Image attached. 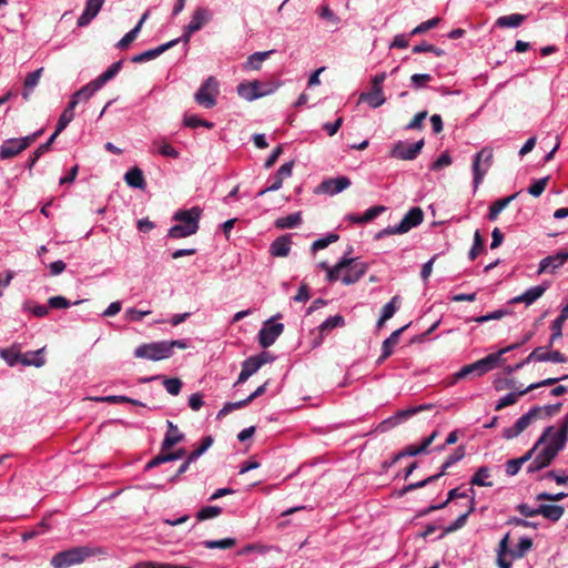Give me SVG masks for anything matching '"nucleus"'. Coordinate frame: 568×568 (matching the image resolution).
<instances>
[{
    "mask_svg": "<svg viewBox=\"0 0 568 568\" xmlns=\"http://www.w3.org/2000/svg\"><path fill=\"white\" fill-rule=\"evenodd\" d=\"M521 191H518L509 196H505L501 199L496 200L491 203V205L488 209L487 219L489 221H496L499 216V214L513 202L515 201Z\"/></svg>",
    "mask_w": 568,
    "mask_h": 568,
    "instance_id": "obj_24",
    "label": "nucleus"
},
{
    "mask_svg": "<svg viewBox=\"0 0 568 568\" xmlns=\"http://www.w3.org/2000/svg\"><path fill=\"white\" fill-rule=\"evenodd\" d=\"M134 355L138 358L161 361L170 357L169 341L143 344L135 348Z\"/></svg>",
    "mask_w": 568,
    "mask_h": 568,
    "instance_id": "obj_10",
    "label": "nucleus"
},
{
    "mask_svg": "<svg viewBox=\"0 0 568 568\" xmlns=\"http://www.w3.org/2000/svg\"><path fill=\"white\" fill-rule=\"evenodd\" d=\"M122 63L123 62L120 60L111 64L103 73H101L97 79H94L97 84L102 88L103 84L112 80L121 70Z\"/></svg>",
    "mask_w": 568,
    "mask_h": 568,
    "instance_id": "obj_44",
    "label": "nucleus"
},
{
    "mask_svg": "<svg viewBox=\"0 0 568 568\" xmlns=\"http://www.w3.org/2000/svg\"><path fill=\"white\" fill-rule=\"evenodd\" d=\"M531 548H532L531 538L523 537L519 539V542L516 546V548H514L509 551V555L514 559H520V558H524L527 555V552H529L531 550Z\"/></svg>",
    "mask_w": 568,
    "mask_h": 568,
    "instance_id": "obj_41",
    "label": "nucleus"
},
{
    "mask_svg": "<svg viewBox=\"0 0 568 568\" xmlns=\"http://www.w3.org/2000/svg\"><path fill=\"white\" fill-rule=\"evenodd\" d=\"M301 223H302V214H301V212H296V213L290 214L287 216L277 219L275 221V226L281 230L292 229V227L298 226Z\"/></svg>",
    "mask_w": 568,
    "mask_h": 568,
    "instance_id": "obj_45",
    "label": "nucleus"
},
{
    "mask_svg": "<svg viewBox=\"0 0 568 568\" xmlns=\"http://www.w3.org/2000/svg\"><path fill=\"white\" fill-rule=\"evenodd\" d=\"M549 182V176L542 178L537 180L535 183H532L528 189V193L535 197L540 196L544 191L546 190Z\"/></svg>",
    "mask_w": 568,
    "mask_h": 568,
    "instance_id": "obj_59",
    "label": "nucleus"
},
{
    "mask_svg": "<svg viewBox=\"0 0 568 568\" xmlns=\"http://www.w3.org/2000/svg\"><path fill=\"white\" fill-rule=\"evenodd\" d=\"M267 321L258 332V342L263 348H267L273 345L276 338L283 333L284 325L281 323L270 324Z\"/></svg>",
    "mask_w": 568,
    "mask_h": 568,
    "instance_id": "obj_17",
    "label": "nucleus"
},
{
    "mask_svg": "<svg viewBox=\"0 0 568 568\" xmlns=\"http://www.w3.org/2000/svg\"><path fill=\"white\" fill-rule=\"evenodd\" d=\"M272 549L271 546L263 544H248L244 546L242 549L237 551V556H245L251 552H256L260 555L267 554Z\"/></svg>",
    "mask_w": 568,
    "mask_h": 568,
    "instance_id": "obj_50",
    "label": "nucleus"
},
{
    "mask_svg": "<svg viewBox=\"0 0 568 568\" xmlns=\"http://www.w3.org/2000/svg\"><path fill=\"white\" fill-rule=\"evenodd\" d=\"M99 89H101V87L98 85L97 82L93 80L90 83L82 87L80 90H78L72 95L70 101H75V105L80 101H88Z\"/></svg>",
    "mask_w": 568,
    "mask_h": 568,
    "instance_id": "obj_35",
    "label": "nucleus"
},
{
    "mask_svg": "<svg viewBox=\"0 0 568 568\" xmlns=\"http://www.w3.org/2000/svg\"><path fill=\"white\" fill-rule=\"evenodd\" d=\"M561 406H562L561 403H557V404L547 405V406H535L532 408L534 409H539V412L536 413L538 418H546V417H552L556 414H558L559 410L561 409Z\"/></svg>",
    "mask_w": 568,
    "mask_h": 568,
    "instance_id": "obj_53",
    "label": "nucleus"
},
{
    "mask_svg": "<svg viewBox=\"0 0 568 568\" xmlns=\"http://www.w3.org/2000/svg\"><path fill=\"white\" fill-rule=\"evenodd\" d=\"M23 310L31 312L36 317H44L49 313L48 306L33 304L30 301L23 304Z\"/></svg>",
    "mask_w": 568,
    "mask_h": 568,
    "instance_id": "obj_61",
    "label": "nucleus"
},
{
    "mask_svg": "<svg viewBox=\"0 0 568 568\" xmlns=\"http://www.w3.org/2000/svg\"><path fill=\"white\" fill-rule=\"evenodd\" d=\"M440 477H442V474H436V475L429 476V477H427L426 479L420 480V481H418V483L409 484V485L405 486V487L400 490L399 495H400V496H403V495H405V494H407V493H409V491H412V490H415V489H417V488L425 487L426 485H428V484H430V483L436 481V480H437V479H439Z\"/></svg>",
    "mask_w": 568,
    "mask_h": 568,
    "instance_id": "obj_54",
    "label": "nucleus"
},
{
    "mask_svg": "<svg viewBox=\"0 0 568 568\" xmlns=\"http://www.w3.org/2000/svg\"><path fill=\"white\" fill-rule=\"evenodd\" d=\"M568 320V303L561 310L560 315L551 324V335L549 345H552L557 339L562 337V325Z\"/></svg>",
    "mask_w": 568,
    "mask_h": 568,
    "instance_id": "obj_32",
    "label": "nucleus"
},
{
    "mask_svg": "<svg viewBox=\"0 0 568 568\" xmlns=\"http://www.w3.org/2000/svg\"><path fill=\"white\" fill-rule=\"evenodd\" d=\"M168 432L162 442V450H170L176 444L181 443L184 439V434L181 433L176 425H174L171 420L166 422Z\"/></svg>",
    "mask_w": 568,
    "mask_h": 568,
    "instance_id": "obj_23",
    "label": "nucleus"
},
{
    "mask_svg": "<svg viewBox=\"0 0 568 568\" xmlns=\"http://www.w3.org/2000/svg\"><path fill=\"white\" fill-rule=\"evenodd\" d=\"M538 412L539 409L530 408L528 413L517 419L513 427L504 429V437L506 439H513L519 436L534 420L539 419L536 415Z\"/></svg>",
    "mask_w": 568,
    "mask_h": 568,
    "instance_id": "obj_16",
    "label": "nucleus"
},
{
    "mask_svg": "<svg viewBox=\"0 0 568 568\" xmlns=\"http://www.w3.org/2000/svg\"><path fill=\"white\" fill-rule=\"evenodd\" d=\"M236 545L235 538H224L221 540H206L204 547L207 549H230Z\"/></svg>",
    "mask_w": 568,
    "mask_h": 568,
    "instance_id": "obj_51",
    "label": "nucleus"
},
{
    "mask_svg": "<svg viewBox=\"0 0 568 568\" xmlns=\"http://www.w3.org/2000/svg\"><path fill=\"white\" fill-rule=\"evenodd\" d=\"M485 248V242L483 236L480 235V232L477 230L474 234V244L473 247L469 251V258L474 261L479 254L484 252Z\"/></svg>",
    "mask_w": 568,
    "mask_h": 568,
    "instance_id": "obj_52",
    "label": "nucleus"
},
{
    "mask_svg": "<svg viewBox=\"0 0 568 568\" xmlns=\"http://www.w3.org/2000/svg\"><path fill=\"white\" fill-rule=\"evenodd\" d=\"M271 53H273V51L255 52L251 54L246 59L244 68L250 70H260L262 63L268 58Z\"/></svg>",
    "mask_w": 568,
    "mask_h": 568,
    "instance_id": "obj_42",
    "label": "nucleus"
},
{
    "mask_svg": "<svg viewBox=\"0 0 568 568\" xmlns=\"http://www.w3.org/2000/svg\"><path fill=\"white\" fill-rule=\"evenodd\" d=\"M465 457V448L464 446H459L455 449V452L449 455L447 457V459L444 462V464L442 465V469L438 474H442V476H444L446 474V470L453 466L454 464H456L457 462H459L460 459H463Z\"/></svg>",
    "mask_w": 568,
    "mask_h": 568,
    "instance_id": "obj_48",
    "label": "nucleus"
},
{
    "mask_svg": "<svg viewBox=\"0 0 568 568\" xmlns=\"http://www.w3.org/2000/svg\"><path fill=\"white\" fill-rule=\"evenodd\" d=\"M552 430H554V426H548L544 429L542 434L540 435V437L538 438L536 444L532 446V448H530L524 456L519 457V459H523V464H525L526 462H528L532 458L535 452L537 450V448L540 445H544L547 443V439L551 435Z\"/></svg>",
    "mask_w": 568,
    "mask_h": 568,
    "instance_id": "obj_46",
    "label": "nucleus"
},
{
    "mask_svg": "<svg viewBox=\"0 0 568 568\" xmlns=\"http://www.w3.org/2000/svg\"><path fill=\"white\" fill-rule=\"evenodd\" d=\"M251 402L252 400L250 399V397H247V398H245L243 400L226 403L224 405V407L219 412L217 417L221 418L222 416H225V415H227L229 413H231V412H233L235 409H240L242 407H245Z\"/></svg>",
    "mask_w": 568,
    "mask_h": 568,
    "instance_id": "obj_57",
    "label": "nucleus"
},
{
    "mask_svg": "<svg viewBox=\"0 0 568 568\" xmlns=\"http://www.w3.org/2000/svg\"><path fill=\"white\" fill-rule=\"evenodd\" d=\"M219 82L214 77H209L194 94L195 102L205 108L212 109L216 105V97L219 95Z\"/></svg>",
    "mask_w": 568,
    "mask_h": 568,
    "instance_id": "obj_8",
    "label": "nucleus"
},
{
    "mask_svg": "<svg viewBox=\"0 0 568 568\" xmlns=\"http://www.w3.org/2000/svg\"><path fill=\"white\" fill-rule=\"evenodd\" d=\"M526 19V16L520 13H513L509 16L499 17L495 26L499 28H518Z\"/></svg>",
    "mask_w": 568,
    "mask_h": 568,
    "instance_id": "obj_38",
    "label": "nucleus"
},
{
    "mask_svg": "<svg viewBox=\"0 0 568 568\" xmlns=\"http://www.w3.org/2000/svg\"><path fill=\"white\" fill-rule=\"evenodd\" d=\"M202 213L203 210L200 206L176 211L172 219L176 221L178 224L169 229L168 236L179 240L195 234L200 227Z\"/></svg>",
    "mask_w": 568,
    "mask_h": 568,
    "instance_id": "obj_1",
    "label": "nucleus"
},
{
    "mask_svg": "<svg viewBox=\"0 0 568 568\" xmlns=\"http://www.w3.org/2000/svg\"><path fill=\"white\" fill-rule=\"evenodd\" d=\"M338 239H339V236L337 234L331 233L325 237L314 241L311 248L313 252H316L318 250H324L329 244L337 242Z\"/></svg>",
    "mask_w": 568,
    "mask_h": 568,
    "instance_id": "obj_56",
    "label": "nucleus"
},
{
    "mask_svg": "<svg viewBox=\"0 0 568 568\" xmlns=\"http://www.w3.org/2000/svg\"><path fill=\"white\" fill-rule=\"evenodd\" d=\"M267 362V354L262 353L258 356H251L242 363V371L235 385L246 382L254 373H256L263 364Z\"/></svg>",
    "mask_w": 568,
    "mask_h": 568,
    "instance_id": "obj_13",
    "label": "nucleus"
},
{
    "mask_svg": "<svg viewBox=\"0 0 568 568\" xmlns=\"http://www.w3.org/2000/svg\"><path fill=\"white\" fill-rule=\"evenodd\" d=\"M251 402L252 400L250 399V397H247V398H245L243 400L226 403L224 405V407L219 412L217 417L221 418L222 416H225V415H227L229 413H231V412H233L235 409H240L242 407H245Z\"/></svg>",
    "mask_w": 568,
    "mask_h": 568,
    "instance_id": "obj_58",
    "label": "nucleus"
},
{
    "mask_svg": "<svg viewBox=\"0 0 568 568\" xmlns=\"http://www.w3.org/2000/svg\"><path fill=\"white\" fill-rule=\"evenodd\" d=\"M556 456L552 449L544 447L534 458L545 468L551 464Z\"/></svg>",
    "mask_w": 568,
    "mask_h": 568,
    "instance_id": "obj_55",
    "label": "nucleus"
},
{
    "mask_svg": "<svg viewBox=\"0 0 568 568\" xmlns=\"http://www.w3.org/2000/svg\"><path fill=\"white\" fill-rule=\"evenodd\" d=\"M538 412L539 409L530 408L528 413L517 419L513 427L504 429V437L506 439H513L519 436L534 420L539 419L536 415Z\"/></svg>",
    "mask_w": 568,
    "mask_h": 568,
    "instance_id": "obj_15",
    "label": "nucleus"
},
{
    "mask_svg": "<svg viewBox=\"0 0 568 568\" xmlns=\"http://www.w3.org/2000/svg\"><path fill=\"white\" fill-rule=\"evenodd\" d=\"M568 440V414L560 422V428L555 432L552 430L551 435L548 437V444L545 447L552 449V452L558 455L560 450H562Z\"/></svg>",
    "mask_w": 568,
    "mask_h": 568,
    "instance_id": "obj_12",
    "label": "nucleus"
},
{
    "mask_svg": "<svg viewBox=\"0 0 568 568\" xmlns=\"http://www.w3.org/2000/svg\"><path fill=\"white\" fill-rule=\"evenodd\" d=\"M171 462V457L169 456V450H162L159 455H156L154 458H152L150 462L145 465V470L152 469L154 467L160 466L163 463Z\"/></svg>",
    "mask_w": 568,
    "mask_h": 568,
    "instance_id": "obj_62",
    "label": "nucleus"
},
{
    "mask_svg": "<svg viewBox=\"0 0 568 568\" xmlns=\"http://www.w3.org/2000/svg\"><path fill=\"white\" fill-rule=\"evenodd\" d=\"M424 221V212L420 207H412L396 226H388L376 233L375 240H381L387 235L404 234L413 227L418 226Z\"/></svg>",
    "mask_w": 568,
    "mask_h": 568,
    "instance_id": "obj_3",
    "label": "nucleus"
},
{
    "mask_svg": "<svg viewBox=\"0 0 568 568\" xmlns=\"http://www.w3.org/2000/svg\"><path fill=\"white\" fill-rule=\"evenodd\" d=\"M75 106H77L75 101H69L67 108L63 110V112L61 113V115L58 120L57 128H55L57 133L60 134L68 126V124L73 120Z\"/></svg>",
    "mask_w": 568,
    "mask_h": 568,
    "instance_id": "obj_37",
    "label": "nucleus"
},
{
    "mask_svg": "<svg viewBox=\"0 0 568 568\" xmlns=\"http://www.w3.org/2000/svg\"><path fill=\"white\" fill-rule=\"evenodd\" d=\"M149 16H150L149 11H145L142 14V17L139 20V22L136 23V26L132 30H130L128 33H125L124 37L116 43L118 49H120V50L126 49L138 38V34L140 33L142 27H143V23L146 21Z\"/></svg>",
    "mask_w": 568,
    "mask_h": 568,
    "instance_id": "obj_29",
    "label": "nucleus"
},
{
    "mask_svg": "<svg viewBox=\"0 0 568 568\" xmlns=\"http://www.w3.org/2000/svg\"><path fill=\"white\" fill-rule=\"evenodd\" d=\"M124 181L125 183L131 186V187H135V189H141L143 190L145 187V180H144V175H143V172L141 169H139L138 166H134L132 169H130L125 175H124Z\"/></svg>",
    "mask_w": 568,
    "mask_h": 568,
    "instance_id": "obj_33",
    "label": "nucleus"
},
{
    "mask_svg": "<svg viewBox=\"0 0 568 568\" xmlns=\"http://www.w3.org/2000/svg\"><path fill=\"white\" fill-rule=\"evenodd\" d=\"M424 146V140L409 144L404 141L395 143L390 150V156L398 160H414Z\"/></svg>",
    "mask_w": 568,
    "mask_h": 568,
    "instance_id": "obj_11",
    "label": "nucleus"
},
{
    "mask_svg": "<svg viewBox=\"0 0 568 568\" xmlns=\"http://www.w3.org/2000/svg\"><path fill=\"white\" fill-rule=\"evenodd\" d=\"M359 101L367 102L372 108H378L385 103V97L383 90H371L369 92H363L359 95Z\"/></svg>",
    "mask_w": 568,
    "mask_h": 568,
    "instance_id": "obj_39",
    "label": "nucleus"
},
{
    "mask_svg": "<svg viewBox=\"0 0 568 568\" xmlns=\"http://www.w3.org/2000/svg\"><path fill=\"white\" fill-rule=\"evenodd\" d=\"M281 87V82H261L257 80L251 82L240 83L237 85V93L240 97L247 101H253L258 98L272 94Z\"/></svg>",
    "mask_w": 568,
    "mask_h": 568,
    "instance_id": "obj_4",
    "label": "nucleus"
},
{
    "mask_svg": "<svg viewBox=\"0 0 568 568\" xmlns=\"http://www.w3.org/2000/svg\"><path fill=\"white\" fill-rule=\"evenodd\" d=\"M291 245V235L278 236L272 242L270 253L275 257H286L290 254Z\"/></svg>",
    "mask_w": 568,
    "mask_h": 568,
    "instance_id": "obj_25",
    "label": "nucleus"
},
{
    "mask_svg": "<svg viewBox=\"0 0 568 568\" xmlns=\"http://www.w3.org/2000/svg\"><path fill=\"white\" fill-rule=\"evenodd\" d=\"M496 356L497 355L488 354L486 357H484L481 359H478L471 364L463 366L458 372H456L454 374V378L457 381V379L466 378L470 375L481 376V375L488 373L489 371L497 367Z\"/></svg>",
    "mask_w": 568,
    "mask_h": 568,
    "instance_id": "obj_9",
    "label": "nucleus"
},
{
    "mask_svg": "<svg viewBox=\"0 0 568 568\" xmlns=\"http://www.w3.org/2000/svg\"><path fill=\"white\" fill-rule=\"evenodd\" d=\"M91 555L87 547H74L55 554L51 559L54 568H69L84 561Z\"/></svg>",
    "mask_w": 568,
    "mask_h": 568,
    "instance_id": "obj_6",
    "label": "nucleus"
},
{
    "mask_svg": "<svg viewBox=\"0 0 568 568\" xmlns=\"http://www.w3.org/2000/svg\"><path fill=\"white\" fill-rule=\"evenodd\" d=\"M163 385L166 392L173 396L179 395L182 388V382L180 378H165L163 381Z\"/></svg>",
    "mask_w": 568,
    "mask_h": 568,
    "instance_id": "obj_63",
    "label": "nucleus"
},
{
    "mask_svg": "<svg viewBox=\"0 0 568 568\" xmlns=\"http://www.w3.org/2000/svg\"><path fill=\"white\" fill-rule=\"evenodd\" d=\"M179 40L180 39L171 40V41L163 43L154 49H151V50L144 51L140 54H136V55L132 57L131 61L133 63H143V62L153 60V59L158 58L159 55H161L166 50H169L172 47H174L175 44H178Z\"/></svg>",
    "mask_w": 568,
    "mask_h": 568,
    "instance_id": "obj_21",
    "label": "nucleus"
},
{
    "mask_svg": "<svg viewBox=\"0 0 568 568\" xmlns=\"http://www.w3.org/2000/svg\"><path fill=\"white\" fill-rule=\"evenodd\" d=\"M528 392L525 389H520L517 393H509L506 396L501 397L497 405L495 406V410H501L503 408L514 405L518 402L520 396L526 395Z\"/></svg>",
    "mask_w": 568,
    "mask_h": 568,
    "instance_id": "obj_47",
    "label": "nucleus"
},
{
    "mask_svg": "<svg viewBox=\"0 0 568 568\" xmlns=\"http://www.w3.org/2000/svg\"><path fill=\"white\" fill-rule=\"evenodd\" d=\"M43 132L44 130L40 129L32 134L20 139H8L3 141L0 146V159L9 160L17 156L26 149H28L33 142H36L43 134Z\"/></svg>",
    "mask_w": 568,
    "mask_h": 568,
    "instance_id": "obj_5",
    "label": "nucleus"
},
{
    "mask_svg": "<svg viewBox=\"0 0 568 568\" xmlns=\"http://www.w3.org/2000/svg\"><path fill=\"white\" fill-rule=\"evenodd\" d=\"M440 22V18L439 17H435L433 19H429L425 22H422L420 24H418L416 28L413 29V31L410 32L412 36H416V34H422V33H425L426 31L437 27Z\"/></svg>",
    "mask_w": 568,
    "mask_h": 568,
    "instance_id": "obj_60",
    "label": "nucleus"
},
{
    "mask_svg": "<svg viewBox=\"0 0 568 568\" xmlns=\"http://www.w3.org/2000/svg\"><path fill=\"white\" fill-rule=\"evenodd\" d=\"M410 325L406 324L403 327L394 331L382 345L383 353L377 359V363H382L384 359L389 357L393 354V347L398 343L400 334Z\"/></svg>",
    "mask_w": 568,
    "mask_h": 568,
    "instance_id": "obj_27",
    "label": "nucleus"
},
{
    "mask_svg": "<svg viewBox=\"0 0 568 568\" xmlns=\"http://www.w3.org/2000/svg\"><path fill=\"white\" fill-rule=\"evenodd\" d=\"M564 507L559 505H540L538 507V515L551 521H558L564 515Z\"/></svg>",
    "mask_w": 568,
    "mask_h": 568,
    "instance_id": "obj_36",
    "label": "nucleus"
},
{
    "mask_svg": "<svg viewBox=\"0 0 568 568\" xmlns=\"http://www.w3.org/2000/svg\"><path fill=\"white\" fill-rule=\"evenodd\" d=\"M551 345L546 347H537L532 351V357H537V362H554V363H565L566 356L559 351L547 352Z\"/></svg>",
    "mask_w": 568,
    "mask_h": 568,
    "instance_id": "obj_28",
    "label": "nucleus"
},
{
    "mask_svg": "<svg viewBox=\"0 0 568 568\" xmlns=\"http://www.w3.org/2000/svg\"><path fill=\"white\" fill-rule=\"evenodd\" d=\"M222 514V508L219 506H206L201 508L196 513V519L197 521L207 520L211 518H215Z\"/></svg>",
    "mask_w": 568,
    "mask_h": 568,
    "instance_id": "obj_49",
    "label": "nucleus"
},
{
    "mask_svg": "<svg viewBox=\"0 0 568 568\" xmlns=\"http://www.w3.org/2000/svg\"><path fill=\"white\" fill-rule=\"evenodd\" d=\"M349 185L351 180L347 176H337L322 181L317 187V192L334 195L346 190Z\"/></svg>",
    "mask_w": 568,
    "mask_h": 568,
    "instance_id": "obj_18",
    "label": "nucleus"
},
{
    "mask_svg": "<svg viewBox=\"0 0 568 568\" xmlns=\"http://www.w3.org/2000/svg\"><path fill=\"white\" fill-rule=\"evenodd\" d=\"M345 325L344 317L342 315H334L328 317L318 326V336L312 341V347L320 346L324 339V336L328 334L335 327H342Z\"/></svg>",
    "mask_w": 568,
    "mask_h": 568,
    "instance_id": "obj_19",
    "label": "nucleus"
},
{
    "mask_svg": "<svg viewBox=\"0 0 568 568\" xmlns=\"http://www.w3.org/2000/svg\"><path fill=\"white\" fill-rule=\"evenodd\" d=\"M433 406H434L433 404H426V405H419V406L410 407L408 409L399 410L395 416H393V417L382 422L379 424L378 428L382 432H385V430H387V429H389L392 427H395L402 420H405V419L412 417L413 415H415V414H417L419 412L433 408Z\"/></svg>",
    "mask_w": 568,
    "mask_h": 568,
    "instance_id": "obj_14",
    "label": "nucleus"
},
{
    "mask_svg": "<svg viewBox=\"0 0 568 568\" xmlns=\"http://www.w3.org/2000/svg\"><path fill=\"white\" fill-rule=\"evenodd\" d=\"M549 287V283H542L540 285L534 286L528 288L524 293V300L526 305L532 304L535 301H537L539 297L544 295V293Z\"/></svg>",
    "mask_w": 568,
    "mask_h": 568,
    "instance_id": "obj_43",
    "label": "nucleus"
},
{
    "mask_svg": "<svg viewBox=\"0 0 568 568\" xmlns=\"http://www.w3.org/2000/svg\"><path fill=\"white\" fill-rule=\"evenodd\" d=\"M213 13L205 7H197L187 23L189 32H196L203 28L206 23L212 20Z\"/></svg>",
    "mask_w": 568,
    "mask_h": 568,
    "instance_id": "obj_20",
    "label": "nucleus"
},
{
    "mask_svg": "<svg viewBox=\"0 0 568 568\" xmlns=\"http://www.w3.org/2000/svg\"><path fill=\"white\" fill-rule=\"evenodd\" d=\"M366 271L367 265L365 263L344 256L335 266L328 270V281L335 282L341 278L345 285H351L358 282Z\"/></svg>",
    "mask_w": 568,
    "mask_h": 568,
    "instance_id": "obj_2",
    "label": "nucleus"
},
{
    "mask_svg": "<svg viewBox=\"0 0 568 568\" xmlns=\"http://www.w3.org/2000/svg\"><path fill=\"white\" fill-rule=\"evenodd\" d=\"M43 71H44L43 68H39L36 71L27 74L24 82H23V90L21 93L23 100H26V101L30 100L32 91L38 85Z\"/></svg>",
    "mask_w": 568,
    "mask_h": 568,
    "instance_id": "obj_31",
    "label": "nucleus"
},
{
    "mask_svg": "<svg viewBox=\"0 0 568 568\" xmlns=\"http://www.w3.org/2000/svg\"><path fill=\"white\" fill-rule=\"evenodd\" d=\"M567 260L568 253H557L555 255L547 256L540 261L538 273L540 274L549 270L554 272L564 265Z\"/></svg>",
    "mask_w": 568,
    "mask_h": 568,
    "instance_id": "obj_26",
    "label": "nucleus"
},
{
    "mask_svg": "<svg viewBox=\"0 0 568 568\" xmlns=\"http://www.w3.org/2000/svg\"><path fill=\"white\" fill-rule=\"evenodd\" d=\"M453 160L452 156L447 151L443 152L439 158L434 161L430 165V170L433 171H439L444 168H447L452 164Z\"/></svg>",
    "mask_w": 568,
    "mask_h": 568,
    "instance_id": "obj_64",
    "label": "nucleus"
},
{
    "mask_svg": "<svg viewBox=\"0 0 568 568\" xmlns=\"http://www.w3.org/2000/svg\"><path fill=\"white\" fill-rule=\"evenodd\" d=\"M475 510V497L471 496L469 498V505L465 513H463L454 523H452L449 526L445 527L444 532L440 535V538L444 537L447 534L454 532L460 528H463L469 515Z\"/></svg>",
    "mask_w": 568,
    "mask_h": 568,
    "instance_id": "obj_30",
    "label": "nucleus"
},
{
    "mask_svg": "<svg viewBox=\"0 0 568 568\" xmlns=\"http://www.w3.org/2000/svg\"><path fill=\"white\" fill-rule=\"evenodd\" d=\"M494 153L490 148H483L477 152L473 160L474 190L476 191L483 182L487 171L493 165Z\"/></svg>",
    "mask_w": 568,
    "mask_h": 568,
    "instance_id": "obj_7",
    "label": "nucleus"
},
{
    "mask_svg": "<svg viewBox=\"0 0 568 568\" xmlns=\"http://www.w3.org/2000/svg\"><path fill=\"white\" fill-rule=\"evenodd\" d=\"M43 348L24 354L19 353V363H21L24 366L41 367L45 363L44 358L41 356Z\"/></svg>",
    "mask_w": 568,
    "mask_h": 568,
    "instance_id": "obj_34",
    "label": "nucleus"
},
{
    "mask_svg": "<svg viewBox=\"0 0 568 568\" xmlns=\"http://www.w3.org/2000/svg\"><path fill=\"white\" fill-rule=\"evenodd\" d=\"M490 477V469L487 466H481L477 469L470 479V485L480 487H491L493 481H486Z\"/></svg>",
    "mask_w": 568,
    "mask_h": 568,
    "instance_id": "obj_40",
    "label": "nucleus"
},
{
    "mask_svg": "<svg viewBox=\"0 0 568 568\" xmlns=\"http://www.w3.org/2000/svg\"><path fill=\"white\" fill-rule=\"evenodd\" d=\"M104 0H87L84 11L78 19V27L88 26L100 12Z\"/></svg>",
    "mask_w": 568,
    "mask_h": 568,
    "instance_id": "obj_22",
    "label": "nucleus"
}]
</instances>
